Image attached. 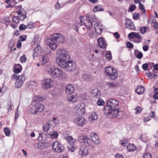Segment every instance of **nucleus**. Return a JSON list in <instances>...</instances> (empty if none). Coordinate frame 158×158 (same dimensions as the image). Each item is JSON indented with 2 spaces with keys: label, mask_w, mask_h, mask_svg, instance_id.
<instances>
[{
  "label": "nucleus",
  "mask_w": 158,
  "mask_h": 158,
  "mask_svg": "<svg viewBox=\"0 0 158 158\" xmlns=\"http://www.w3.org/2000/svg\"><path fill=\"white\" fill-rule=\"evenodd\" d=\"M119 104L118 101L111 99L109 100L107 105L104 107V112L105 114L110 118H120L122 117L124 114V112L120 111L118 109Z\"/></svg>",
  "instance_id": "1"
},
{
  "label": "nucleus",
  "mask_w": 158,
  "mask_h": 158,
  "mask_svg": "<svg viewBox=\"0 0 158 158\" xmlns=\"http://www.w3.org/2000/svg\"><path fill=\"white\" fill-rule=\"evenodd\" d=\"M56 62L59 65L67 62L70 58L67 50L64 48L57 49L56 53Z\"/></svg>",
  "instance_id": "2"
},
{
  "label": "nucleus",
  "mask_w": 158,
  "mask_h": 158,
  "mask_svg": "<svg viewBox=\"0 0 158 158\" xmlns=\"http://www.w3.org/2000/svg\"><path fill=\"white\" fill-rule=\"evenodd\" d=\"M51 39L48 40V45L53 50H55L57 48V44L53 40L61 44L65 40L64 37L61 34L56 33L53 34L51 37Z\"/></svg>",
  "instance_id": "3"
},
{
  "label": "nucleus",
  "mask_w": 158,
  "mask_h": 158,
  "mask_svg": "<svg viewBox=\"0 0 158 158\" xmlns=\"http://www.w3.org/2000/svg\"><path fill=\"white\" fill-rule=\"evenodd\" d=\"M45 70L53 78L63 79V77L66 76L61 69L53 65L47 66Z\"/></svg>",
  "instance_id": "4"
},
{
  "label": "nucleus",
  "mask_w": 158,
  "mask_h": 158,
  "mask_svg": "<svg viewBox=\"0 0 158 158\" xmlns=\"http://www.w3.org/2000/svg\"><path fill=\"white\" fill-rule=\"evenodd\" d=\"M86 19L88 22L87 25L85 23H83V24H81L80 23H78L76 24V31L78 32V28L79 27L80 33L81 34L83 33L81 31V27H80L81 25H84L85 26H86L87 29H89L91 28L93 26V22H95L97 20L96 17L94 14H93L92 15H86Z\"/></svg>",
  "instance_id": "5"
},
{
  "label": "nucleus",
  "mask_w": 158,
  "mask_h": 158,
  "mask_svg": "<svg viewBox=\"0 0 158 158\" xmlns=\"http://www.w3.org/2000/svg\"><path fill=\"white\" fill-rule=\"evenodd\" d=\"M44 110V106L41 103H38L31 107L29 111L33 114H36L42 112Z\"/></svg>",
  "instance_id": "6"
},
{
  "label": "nucleus",
  "mask_w": 158,
  "mask_h": 158,
  "mask_svg": "<svg viewBox=\"0 0 158 158\" xmlns=\"http://www.w3.org/2000/svg\"><path fill=\"white\" fill-rule=\"evenodd\" d=\"M59 66L69 72L74 71L77 68L76 64L74 62L69 61V60H68L67 62L63 63Z\"/></svg>",
  "instance_id": "7"
},
{
  "label": "nucleus",
  "mask_w": 158,
  "mask_h": 158,
  "mask_svg": "<svg viewBox=\"0 0 158 158\" xmlns=\"http://www.w3.org/2000/svg\"><path fill=\"white\" fill-rule=\"evenodd\" d=\"M105 72L107 75L109 76L110 79L112 80L115 79L118 75V73L116 69L110 66H109L106 68Z\"/></svg>",
  "instance_id": "8"
},
{
  "label": "nucleus",
  "mask_w": 158,
  "mask_h": 158,
  "mask_svg": "<svg viewBox=\"0 0 158 158\" xmlns=\"http://www.w3.org/2000/svg\"><path fill=\"white\" fill-rule=\"evenodd\" d=\"M18 15H21L20 18H19L17 16H15L12 18V21L16 24H18L20 20H23L26 18V12L23 9H20L17 12Z\"/></svg>",
  "instance_id": "9"
},
{
  "label": "nucleus",
  "mask_w": 158,
  "mask_h": 158,
  "mask_svg": "<svg viewBox=\"0 0 158 158\" xmlns=\"http://www.w3.org/2000/svg\"><path fill=\"white\" fill-rule=\"evenodd\" d=\"M53 150L57 153H62L63 152L65 148L61 143H59L58 141H56L53 143L52 145Z\"/></svg>",
  "instance_id": "10"
},
{
  "label": "nucleus",
  "mask_w": 158,
  "mask_h": 158,
  "mask_svg": "<svg viewBox=\"0 0 158 158\" xmlns=\"http://www.w3.org/2000/svg\"><path fill=\"white\" fill-rule=\"evenodd\" d=\"M42 85V88L44 89H48L53 86V81L50 78H47L43 81Z\"/></svg>",
  "instance_id": "11"
},
{
  "label": "nucleus",
  "mask_w": 158,
  "mask_h": 158,
  "mask_svg": "<svg viewBox=\"0 0 158 158\" xmlns=\"http://www.w3.org/2000/svg\"><path fill=\"white\" fill-rule=\"evenodd\" d=\"M78 140L81 143L83 144V145L89 146L90 144V141L85 135H80L78 137Z\"/></svg>",
  "instance_id": "12"
},
{
  "label": "nucleus",
  "mask_w": 158,
  "mask_h": 158,
  "mask_svg": "<svg viewBox=\"0 0 158 158\" xmlns=\"http://www.w3.org/2000/svg\"><path fill=\"white\" fill-rule=\"evenodd\" d=\"M74 122L77 126L82 127L87 123V120L83 117H79L75 118Z\"/></svg>",
  "instance_id": "13"
},
{
  "label": "nucleus",
  "mask_w": 158,
  "mask_h": 158,
  "mask_svg": "<svg viewBox=\"0 0 158 158\" xmlns=\"http://www.w3.org/2000/svg\"><path fill=\"white\" fill-rule=\"evenodd\" d=\"M74 109L75 111V114L76 115L82 116L85 113V109L84 106L81 105H78L76 106Z\"/></svg>",
  "instance_id": "14"
},
{
  "label": "nucleus",
  "mask_w": 158,
  "mask_h": 158,
  "mask_svg": "<svg viewBox=\"0 0 158 158\" xmlns=\"http://www.w3.org/2000/svg\"><path fill=\"white\" fill-rule=\"evenodd\" d=\"M98 43L99 47L103 49L106 48V43L103 37L99 38L98 40Z\"/></svg>",
  "instance_id": "15"
},
{
  "label": "nucleus",
  "mask_w": 158,
  "mask_h": 158,
  "mask_svg": "<svg viewBox=\"0 0 158 158\" xmlns=\"http://www.w3.org/2000/svg\"><path fill=\"white\" fill-rule=\"evenodd\" d=\"M95 32L98 34H101L103 30V26L101 23H96L94 25Z\"/></svg>",
  "instance_id": "16"
},
{
  "label": "nucleus",
  "mask_w": 158,
  "mask_h": 158,
  "mask_svg": "<svg viewBox=\"0 0 158 158\" xmlns=\"http://www.w3.org/2000/svg\"><path fill=\"white\" fill-rule=\"evenodd\" d=\"M87 147L84 145H81L80 147L79 152V154L80 155L85 156L88 155V151Z\"/></svg>",
  "instance_id": "17"
},
{
  "label": "nucleus",
  "mask_w": 158,
  "mask_h": 158,
  "mask_svg": "<svg viewBox=\"0 0 158 158\" xmlns=\"http://www.w3.org/2000/svg\"><path fill=\"white\" fill-rule=\"evenodd\" d=\"M126 28L135 31L136 28L135 26L134 23L132 22L131 20L129 19H126Z\"/></svg>",
  "instance_id": "18"
},
{
  "label": "nucleus",
  "mask_w": 158,
  "mask_h": 158,
  "mask_svg": "<svg viewBox=\"0 0 158 158\" xmlns=\"http://www.w3.org/2000/svg\"><path fill=\"white\" fill-rule=\"evenodd\" d=\"M13 79H16L19 80L20 81L24 82L25 80V77L23 74L19 75L16 74H13L12 76Z\"/></svg>",
  "instance_id": "19"
},
{
  "label": "nucleus",
  "mask_w": 158,
  "mask_h": 158,
  "mask_svg": "<svg viewBox=\"0 0 158 158\" xmlns=\"http://www.w3.org/2000/svg\"><path fill=\"white\" fill-rule=\"evenodd\" d=\"M90 136L92 138V141L96 144H98L100 140L98 136L95 133H92L90 134Z\"/></svg>",
  "instance_id": "20"
},
{
  "label": "nucleus",
  "mask_w": 158,
  "mask_h": 158,
  "mask_svg": "<svg viewBox=\"0 0 158 158\" xmlns=\"http://www.w3.org/2000/svg\"><path fill=\"white\" fill-rule=\"evenodd\" d=\"M52 123H56L54 121L49 120L45 124H44L43 126V129L44 131L47 132L48 131L51 126V124Z\"/></svg>",
  "instance_id": "21"
},
{
  "label": "nucleus",
  "mask_w": 158,
  "mask_h": 158,
  "mask_svg": "<svg viewBox=\"0 0 158 158\" xmlns=\"http://www.w3.org/2000/svg\"><path fill=\"white\" fill-rule=\"evenodd\" d=\"M135 38H136L134 40V42L136 43H141L143 41V39L141 35L139 33L135 32Z\"/></svg>",
  "instance_id": "22"
},
{
  "label": "nucleus",
  "mask_w": 158,
  "mask_h": 158,
  "mask_svg": "<svg viewBox=\"0 0 158 158\" xmlns=\"http://www.w3.org/2000/svg\"><path fill=\"white\" fill-rule=\"evenodd\" d=\"M74 87L72 85L70 84L66 86L65 91L69 94L73 93L74 91Z\"/></svg>",
  "instance_id": "23"
},
{
  "label": "nucleus",
  "mask_w": 158,
  "mask_h": 158,
  "mask_svg": "<svg viewBox=\"0 0 158 158\" xmlns=\"http://www.w3.org/2000/svg\"><path fill=\"white\" fill-rule=\"evenodd\" d=\"M67 100L69 102H76L77 100V97L76 95H73L69 94L67 96Z\"/></svg>",
  "instance_id": "24"
},
{
  "label": "nucleus",
  "mask_w": 158,
  "mask_h": 158,
  "mask_svg": "<svg viewBox=\"0 0 158 158\" xmlns=\"http://www.w3.org/2000/svg\"><path fill=\"white\" fill-rule=\"evenodd\" d=\"M66 139L68 142H69L70 145L71 146L75 145L74 144L77 141V139L73 138L71 136H68L66 137Z\"/></svg>",
  "instance_id": "25"
},
{
  "label": "nucleus",
  "mask_w": 158,
  "mask_h": 158,
  "mask_svg": "<svg viewBox=\"0 0 158 158\" xmlns=\"http://www.w3.org/2000/svg\"><path fill=\"white\" fill-rule=\"evenodd\" d=\"M50 137L51 139H56L58 136V134L56 131H50L49 133Z\"/></svg>",
  "instance_id": "26"
},
{
  "label": "nucleus",
  "mask_w": 158,
  "mask_h": 158,
  "mask_svg": "<svg viewBox=\"0 0 158 158\" xmlns=\"http://www.w3.org/2000/svg\"><path fill=\"white\" fill-rule=\"evenodd\" d=\"M144 90L145 89L144 87L141 85H139L137 87L135 91L139 94H141L144 92Z\"/></svg>",
  "instance_id": "27"
},
{
  "label": "nucleus",
  "mask_w": 158,
  "mask_h": 158,
  "mask_svg": "<svg viewBox=\"0 0 158 158\" xmlns=\"http://www.w3.org/2000/svg\"><path fill=\"white\" fill-rule=\"evenodd\" d=\"M93 95L95 98H99L101 96V93L98 89H95L93 90Z\"/></svg>",
  "instance_id": "28"
},
{
  "label": "nucleus",
  "mask_w": 158,
  "mask_h": 158,
  "mask_svg": "<svg viewBox=\"0 0 158 158\" xmlns=\"http://www.w3.org/2000/svg\"><path fill=\"white\" fill-rule=\"evenodd\" d=\"M107 85L110 88H114L118 85V83L114 81L111 83L107 82Z\"/></svg>",
  "instance_id": "29"
},
{
  "label": "nucleus",
  "mask_w": 158,
  "mask_h": 158,
  "mask_svg": "<svg viewBox=\"0 0 158 158\" xmlns=\"http://www.w3.org/2000/svg\"><path fill=\"white\" fill-rule=\"evenodd\" d=\"M134 55L136 58L139 59H141L143 56V53L137 49L134 50Z\"/></svg>",
  "instance_id": "30"
},
{
  "label": "nucleus",
  "mask_w": 158,
  "mask_h": 158,
  "mask_svg": "<svg viewBox=\"0 0 158 158\" xmlns=\"http://www.w3.org/2000/svg\"><path fill=\"white\" fill-rule=\"evenodd\" d=\"M98 116L96 113L94 112L92 113L91 114L89 115V121H93V120H96L97 119Z\"/></svg>",
  "instance_id": "31"
},
{
  "label": "nucleus",
  "mask_w": 158,
  "mask_h": 158,
  "mask_svg": "<svg viewBox=\"0 0 158 158\" xmlns=\"http://www.w3.org/2000/svg\"><path fill=\"white\" fill-rule=\"evenodd\" d=\"M127 149L129 152H133L135 150L136 148L133 144L129 143L127 147Z\"/></svg>",
  "instance_id": "32"
},
{
  "label": "nucleus",
  "mask_w": 158,
  "mask_h": 158,
  "mask_svg": "<svg viewBox=\"0 0 158 158\" xmlns=\"http://www.w3.org/2000/svg\"><path fill=\"white\" fill-rule=\"evenodd\" d=\"M32 27V25L28 24L26 26L23 24H22L20 25L19 29L20 30H24L26 28H30Z\"/></svg>",
  "instance_id": "33"
},
{
  "label": "nucleus",
  "mask_w": 158,
  "mask_h": 158,
  "mask_svg": "<svg viewBox=\"0 0 158 158\" xmlns=\"http://www.w3.org/2000/svg\"><path fill=\"white\" fill-rule=\"evenodd\" d=\"M17 66L19 68H15L14 70V72L16 73H18L20 72L22 69V66L20 64H18Z\"/></svg>",
  "instance_id": "34"
},
{
  "label": "nucleus",
  "mask_w": 158,
  "mask_h": 158,
  "mask_svg": "<svg viewBox=\"0 0 158 158\" xmlns=\"http://www.w3.org/2000/svg\"><path fill=\"white\" fill-rule=\"evenodd\" d=\"M38 147L40 149H43L45 148V146L44 143L40 142L38 143Z\"/></svg>",
  "instance_id": "35"
},
{
  "label": "nucleus",
  "mask_w": 158,
  "mask_h": 158,
  "mask_svg": "<svg viewBox=\"0 0 158 158\" xmlns=\"http://www.w3.org/2000/svg\"><path fill=\"white\" fill-rule=\"evenodd\" d=\"M23 82L20 81L19 80L16 79V81L15 83V86L18 88H20L23 84Z\"/></svg>",
  "instance_id": "36"
},
{
  "label": "nucleus",
  "mask_w": 158,
  "mask_h": 158,
  "mask_svg": "<svg viewBox=\"0 0 158 158\" xmlns=\"http://www.w3.org/2000/svg\"><path fill=\"white\" fill-rule=\"evenodd\" d=\"M105 56L107 59L110 60L111 58V52L110 51H107L106 54Z\"/></svg>",
  "instance_id": "37"
},
{
  "label": "nucleus",
  "mask_w": 158,
  "mask_h": 158,
  "mask_svg": "<svg viewBox=\"0 0 158 158\" xmlns=\"http://www.w3.org/2000/svg\"><path fill=\"white\" fill-rule=\"evenodd\" d=\"M97 105L99 106H102L104 104V102L101 98L99 99L97 102Z\"/></svg>",
  "instance_id": "38"
},
{
  "label": "nucleus",
  "mask_w": 158,
  "mask_h": 158,
  "mask_svg": "<svg viewBox=\"0 0 158 158\" xmlns=\"http://www.w3.org/2000/svg\"><path fill=\"white\" fill-rule=\"evenodd\" d=\"M20 60L21 63H25L27 60V58L25 55L21 56L20 58Z\"/></svg>",
  "instance_id": "39"
},
{
  "label": "nucleus",
  "mask_w": 158,
  "mask_h": 158,
  "mask_svg": "<svg viewBox=\"0 0 158 158\" xmlns=\"http://www.w3.org/2000/svg\"><path fill=\"white\" fill-rule=\"evenodd\" d=\"M40 39L39 36L38 35H36L34 39V44H38V43L40 41Z\"/></svg>",
  "instance_id": "40"
},
{
  "label": "nucleus",
  "mask_w": 158,
  "mask_h": 158,
  "mask_svg": "<svg viewBox=\"0 0 158 158\" xmlns=\"http://www.w3.org/2000/svg\"><path fill=\"white\" fill-rule=\"evenodd\" d=\"M76 148L77 147L75 145L71 146L70 145V146L68 147V150L71 152H74V149Z\"/></svg>",
  "instance_id": "41"
},
{
  "label": "nucleus",
  "mask_w": 158,
  "mask_h": 158,
  "mask_svg": "<svg viewBox=\"0 0 158 158\" xmlns=\"http://www.w3.org/2000/svg\"><path fill=\"white\" fill-rule=\"evenodd\" d=\"M41 47L38 45V44H37V46L35 49V52H37V53L40 54L41 52Z\"/></svg>",
  "instance_id": "42"
},
{
  "label": "nucleus",
  "mask_w": 158,
  "mask_h": 158,
  "mask_svg": "<svg viewBox=\"0 0 158 158\" xmlns=\"http://www.w3.org/2000/svg\"><path fill=\"white\" fill-rule=\"evenodd\" d=\"M139 7L140 9L143 13H145L146 12V10L144 9V6L141 3H139Z\"/></svg>",
  "instance_id": "43"
},
{
  "label": "nucleus",
  "mask_w": 158,
  "mask_h": 158,
  "mask_svg": "<svg viewBox=\"0 0 158 158\" xmlns=\"http://www.w3.org/2000/svg\"><path fill=\"white\" fill-rule=\"evenodd\" d=\"M83 79L86 81H88L90 80V76L86 74H84L83 76Z\"/></svg>",
  "instance_id": "44"
},
{
  "label": "nucleus",
  "mask_w": 158,
  "mask_h": 158,
  "mask_svg": "<svg viewBox=\"0 0 158 158\" xmlns=\"http://www.w3.org/2000/svg\"><path fill=\"white\" fill-rule=\"evenodd\" d=\"M42 61H43V64H45L48 61V57L46 56H43L42 58Z\"/></svg>",
  "instance_id": "45"
},
{
  "label": "nucleus",
  "mask_w": 158,
  "mask_h": 158,
  "mask_svg": "<svg viewBox=\"0 0 158 158\" xmlns=\"http://www.w3.org/2000/svg\"><path fill=\"white\" fill-rule=\"evenodd\" d=\"M104 10L102 8L98 6H95L94 7L93 11H102Z\"/></svg>",
  "instance_id": "46"
},
{
  "label": "nucleus",
  "mask_w": 158,
  "mask_h": 158,
  "mask_svg": "<svg viewBox=\"0 0 158 158\" xmlns=\"http://www.w3.org/2000/svg\"><path fill=\"white\" fill-rule=\"evenodd\" d=\"M148 77L150 79L152 78H156L157 77V75L151 73H149L148 74Z\"/></svg>",
  "instance_id": "47"
},
{
  "label": "nucleus",
  "mask_w": 158,
  "mask_h": 158,
  "mask_svg": "<svg viewBox=\"0 0 158 158\" xmlns=\"http://www.w3.org/2000/svg\"><path fill=\"white\" fill-rule=\"evenodd\" d=\"M4 131L5 134L6 136H9L10 135V131L7 127L5 128H4Z\"/></svg>",
  "instance_id": "48"
},
{
  "label": "nucleus",
  "mask_w": 158,
  "mask_h": 158,
  "mask_svg": "<svg viewBox=\"0 0 158 158\" xmlns=\"http://www.w3.org/2000/svg\"><path fill=\"white\" fill-rule=\"evenodd\" d=\"M135 113L138 114L141 112L142 109L140 107L137 106L135 109Z\"/></svg>",
  "instance_id": "49"
},
{
  "label": "nucleus",
  "mask_w": 158,
  "mask_h": 158,
  "mask_svg": "<svg viewBox=\"0 0 158 158\" xmlns=\"http://www.w3.org/2000/svg\"><path fill=\"white\" fill-rule=\"evenodd\" d=\"M29 84L30 86L32 87H36L37 86V84L35 81H30Z\"/></svg>",
  "instance_id": "50"
},
{
  "label": "nucleus",
  "mask_w": 158,
  "mask_h": 158,
  "mask_svg": "<svg viewBox=\"0 0 158 158\" xmlns=\"http://www.w3.org/2000/svg\"><path fill=\"white\" fill-rule=\"evenodd\" d=\"M143 158H152V155L150 153H147L143 155Z\"/></svg>",
  "instance_id": "51"
},
{
  "label": "nucleus",
  "mask_w": 158,
  "mask_h": 158,
  "mask_svg": "<svg viewBox=\"0 0 158 158\" xmlns=\"http://www.w3.org/2000/svg\"><path fill=\"white\" fill-rule=\"evenodd\" d=\"M61 8L60 5L58 1L55 4V8L56 10H59Z\"/></svg>",
  "instance_id": "52"
},
{
  "label": "nucleus",
  "mask_w": 158,
  "mask_h": 158,
  "mask_svg": "<svg viewBox=\"0 0 158 158\" xmlns=\"http://www.w3.org/2000/svg\"><path fill=\"white\" fill-rule=\"evenodd\" d=\"M136 8V6L135 5H130L129 8L130 11L131 12L133 11Z\"/></svg>",
  "instance_id": "53"
},
{
  "label": "nucleus",
  "mask_w": 158,
  "mask_h": 158,
  "mask_svg": "<svg viewBox=\"0 0 158 158\" xmlns=\"http://www.w3.org/2000/svg\"><path fill=\"white\" fill-rule=\"evenodd\" d=\"M147 27H143L140 29V31L141 33L143 34L147 31Z\"/></svg>",
  "instance_id": "54"
},
{
  "label": "nucleus",
  "mask_w": 158,
  "mask_h": 158,
  "mask_svg": "<svg viewBox=\"0 0 158 158\" xmlns=\"http://www.w3.org/2000/svg\"><path fill=\"white\" fill-rule=\"evenodd\" d=\"M135 32H131L128 34V36L129 38L133 39L135 38Z\"/></svg>",
  "instance_id": "55"
},
{
  "label": "nucleus",
  "mask_w": 158,
  "mask_h": 158,
  "mask_svg": "<svg viewBox=\"0 0 158 158\" xmlns=\"http://www.w3.org/2000/svg\"><path fill=\"white\" fill-rule=\"evenodd\" d=\"M126 45L127 47L128 48H132L134 47L133 44L130 42H127V43Z\"/></svg>",
  "instance_id": "56"
},
{
  "label": "nucleus",
  "mask_w": 158,
  "mask_h": 158,
  "mask_svg": "<svg viewBox=\"0 0 158 158\" xmlns=\"http://www.w3.org/2000/svg\"><path fill=\"white\" fill-rule=\"evenodd\" d=\"M152 24H153V27L156 29L158 30V23H157L156 21H155L154 22L152 23Z\"/></svg>",
  "instance_id": "57"
},
{
  "label": "nucleus",
  "mask_w": 158,
  "mask_h": 158,
  "mask_svg": "<svg viewBox=\"0 0 158 158\" xmlns=\"http://www.w3.org/2000/svg\"><path fill=\"white\" fill-rule=\"evenodd\" d=\"M4 22L5 24H6L7 23H9L10 22V19L9 17H4Z\"/></svg>",
  "instance_id": "58"
},
{
  "label": "nucleus",
  "mask_w": 158,
  "mask_h": 158,
  "mask_svg": "<svg viewBox=\"0 0 158 158\" xmlns=\"http://www.w3.org/2000/svg\"><path fill=\"white\" fill-rule=\"evenodd\" d=\"M18 108H19V106H18V107L15 111V120H16L17 118L18 117Z\"/></svg>",
  "instance_id": "59"
},
{
  "label": "nucleus",
  "mask_w": 158,
  "mask_h": 158,
  "mask_svg": "<svg viewBox=\"0 0 158 158\" xmlns=\"http://www.w3.org/2000/svg\"><path fill=\"white\" fill-rule=\"evenodd\" d=\"M142 68L145 70L147 69L148 64L147 63L143 64L142 66Z\"/></svg>",
  "instance_id": "60"
},
{
  "label": "nucleus",
  "mask_w": 158,
  "mask_h": 158,
  "mask_svg": "<svg viewBox=\"0 0 158 158\" xmlns=\"http://www.w3.org/2000/svg\"><path fill=\"white\" fill-rule=\"evenodd\" d=\"M127 139H124L121 142V145L123 146H125V144L127 143Z\"/></svg>",
  "instance_id": "61"
},
{
  "label": "nucleus",
  "mask_w": 158,
  "mask_h": 158,
  "mask_svg": "<svg viewBox=\"0 0 158 158\" xmlns=\"http://www.w3.org/2000/svg\"><path fill=\"white\" fill-rule=\"evenodd\" d=\"M114 35L117 39H119L120 38L119 34L118 32H115L114 33Z\"/></svg>",
  "instance_id": "62"
},
{
  "label": "nucleus",
  "mask_w": 158,
  "mask_h": 158,
  "mask_svg": "<svg viewBox=\"0 0 158 158\" xmlns=\"http://www.w3.org/2000/svg\"><path fill=\"white\" fill-rule=\"evenodd\" d=\"M115 158H123V156L122 154L118 153L115 155Z\"/></svg>",
  "instance_id": "63"
},
{
  "label": "nucleus",
  "mask_w": 158,
  "mask_h": 158,
  "mask_svg": "<svg viewBox=\"0 0 158 158\" xmlns=\"http://www.w3.org/2000/svg\"><path fill=\"white\" fill-rule=\"evenodd\" d=\"M143 48L144 51H147L149 47L147 45H145L143 47Z\"/></svg>",
  "instance_id": "64"
}]
</instances>
